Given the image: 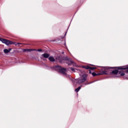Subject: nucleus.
Instances as JSON below:
<instances>
[{"label":"nucleus","instance_id":"nucleus-20","mask_svg":"<svg viewBox=\"0 0 128 128\" xmlns=\"http://www.w3.org/2000/svg\"><path fill=\"white\" fill-rule=\"evenodd\" d=\"M26 50H27V52H32V49H26Z\"/></svg>","mask_w":128,"mask_h":128},{"label":"nucleus","instance_id":"nucleus-23","mask_svg":"<svg viewBox=\"0 0 128 128\" xmlns=\"http://www.w3.org/2000/svg\"><path fill=\"white\" fill-rule=\"evenodd\" d=\"M18 44H20V43H18Z\"/></svg>","mask_w":128,"mask_h":128},{"label":"nucleus","instance_id":"nucleus-17","mask_svg":"<svg viewBox=\"0 0 128 128\" xmlns=\"http://www.w3.org/2000/svg\"><path fill=\"white\" fill-rule=\"evenodd\" d=\"M77 82H78V84H82V82H82V79H80L78 80Z\"/></svg>","mask_w":128,"mask_h":128},{"label":"nucleus","instance_id":"nucleus-2","mask_svg":"<svg viewBox=\"0 0 128 128\" xmlns=\"http://www.w3.org/2000/svg\"><path fill=\"white\" fill-rule=\"evenodd\" d=\"M0 42H2L3 44H5L6 46H10V44H16V42L2 38H0Z\"/></svg>","mask_w":128,"mask_h":128},{"label":"nucleus","instance_id":"nucleus-14","mask_svg":"<svg viewBox=\"0 0 128 128\" xmlns=\"http://www.w3.org/2000/svg\"><path fill=\"white\" fill-rule=\"evenodd\" d=\"M119 74H120L121 76H124L126 74H124V72H122L120 71L119 72Z\"/></svg>","mask_w":128,"mask_h":128},{"label":"nucleus","instance_id":"nucleus-6","mask_svg":"<svg viewBox=\"0 0 128 128\" xmlns=\"http://www.w3.org/2000/svg\"><path fill=\"white\" fill-rule=\"evenodd\" d=\"M66 57L62 56H58L56 58V60H58L60 64H62V62L64 60H66Z\"/></svg>","mask_w":128,"mask_h":128},{"label":"nucleus","instance_id":"nucleus-22","mask_svg":"<svg viewBox=\"0 0 128 128\" xmlns=\"http://www.w3.org/2000/svg\"><path fill=\"white\" fill-rule=\"evenodd\" d=\"M24 52H28V50H26V49H24Z\"/></svg>","mask_w":128,"mask_h":128},{"label":"nucleus","instance_id":"nucleus-10","mask_svg":"<svg viewBox=\"0 0 128 128\" xmlns=\"http://www.w3.org/2000/svg\"><path fill=\"white\" fill-rule=\"evenodd\" d=\"M10 50H12V48H10L8 50L4 49V54H8V52H10Z\"/></svg>","mask_w":128,"mask_h":128},{"label":"nucleus","instance_id":"nucleus-4","mask_svg":"<svg viewBox=\"0 0 128 128\" xmlns=\"http://www.w3.org/2000/svg\"><path fill=\"white\" fill-rule=\"evenodd\" d=\"M66 62L68 64V66H72L74 64V61L68 58V56H66Z\"/></svg>","mask_w":128,"mask_h":128},{"label":"nucleus","instance_id":"nucleus-24","mask_svg":"<svg viewBox=\"0 0 128 128\" xmlns=\"http://www.w3.org/2000/svg\"><path fill=\"white\" fill-rule=\"evenodd\" d=\"M91 66H94V65H91Z\"/></svg>","mask_w":128,"mask_h":128},{"label":"nucleus","instance_id":"nucleus-15","mask_svg":"<svg viewBox=\"0 0 128 128\" xmlns=\"http://www.w3.org/2000/svg\"><path fill=\"white\" fill-rule=\"evenodd\" d=\"M84 68H86V70H90V66H83Z\"/></svg>","mask_w":128,"mask_h":128},{"label":"nucleus","instance_id":"nucleus-7","mask_svg":"<svg viewBox=\"0 0 128 128\" xmlns=\"http://www.w3.org/2000/svg\"><path fill=\"white\" fill-rule=\"evenodd\" d=\"M50 58V54L48 53H44L42 54L40 58L41 60H46V59L44 58Z\"/></svg>","mask_w":128,"mask_h":128},{"label":"nucleus","instance_id":"nucleus-12","mask_svg":"<svg viewBox=\"0 0 128 128\" xmlns=\"http://www.w3.org/2000/svg\"><path fill=\"white\" fill-rule=\"evenodd\" d=\"M101 74H100V73H98V74H96V72H93L92 73V76H100Z\"/></svg>","mask_w":128,"mask_h":128},{"label":"nucleus","instance_id":"nucleus-13","mask_svg":"<svg viewBox=\"0 0 128 128\" xmlns=\"http://www.w3.org/2000/svg\"><path fill=\"white\" fill-rule=\"evenodd\" d=\"M80 88H82V87L78 86L77 88L75 89V92H80Z\"/></svg>","mask_w":128,"mask_h":128},{"label":"nucleus","instance_id":"nucleus-1","mask_svg":"<svg viewBox=\"0 0 128 128\" xmlns=\"http://www.w3.org/2000/svg\"><path fill=\"white\" fill-rule=\"evenodd\" d=\"M116 67H102L100 70V74H108V70H112V68H116Z\"/></svg>","mask_w":128,"mask_h":128},{"label":"nucleus","instance_id":"nucleus-21","mask_svg":"<svg viewBox=\"0 0 128 128\" xmlns=\"http://www.w3.org/2000/svg\"><path fill=\"white\" fill-rule=\"evenodd\" d=\"M89 74H92V71L90 70H89Z\"/></svg>","mask_w":128,"mask_h":128},{"label":"nucleus","instance_id":"nucleus-11","mask_svg":"<svg viewBox=\"0 0 128 128\" xmlns=\"http://www.w3.org/2000/svg\"><path fill=\"white\" fill-rule=\"evenodd\" d=\"M118 74V70H114L111 72V74Z\"/></svg>","mask_w":128,"mask_h":128},{"label":"nucleus","instance_id":"nucleus-3","mask_svg":"<svg viewBox=\"0 0 128 128\" xmlns=\"http://www.w3.org/2000/svg\"><path fill=\"white\" fill-rule=\"evenodd\" d=\"M56 68H58L59 72H60V74H64V76H66V68H62L60 66H56Z\"/></svg>","mask_w":128,"mask_h":128},{"label":"nucleus","instance_id":"nucleus-18","mask_svg":"<svg viewBox=\"0 0 128 128\" xmlns=\"http://www.w3.org/2000/svg\"><path fill=\"white\" fill-rule=\"evenodd\" d=\"M71 70L74 72H76V69L74 68H71Z\"/></svg>","mask_w":128,"mask_h":128},{"label":"nucleus","instance_id":"nucleus-9","mask_svg":"<svg viewBox=\"0 0 128 128\" xmlns=\"http://www.w3.org/2000/svg\"><path fill=\"white\" fill-rule=\"evenodd\" d=\"M48 60H49L50 62H56V59H54V58L52 56H49Z\"/></svg>","mask_w":128,"mask_h":128},{"label":"nucleus","instance_id":"nucleus-8","mask_svg":"<svg viewBox=\"0 0 128 128\" xmlns=\"http://www.w3.org/2000/svg\"><path fill=\"white\" fill-rule=\"evenodd\" d=\"M86 78H87L86 75L84 74L82 76V78H81L82 82H84L86 80Z\"/></svg>","mask_w":128,"mask_h":128},{"label":"nucleus","instance_id":"nucleus-5","mask_svg":"<svg viewBox=\"0 0 128 128\" xmlns=\"http://www.w3.org/2000/svg\"><path fill=\"white\" fill-rule=\"evenodd\" d=\"M116 70H127L125 71L126 74H128V65L126 66H118L116 68Z\"/></svg>","mask_w":128,"mask_h":128},{"label":"nucleus","instance_id":"nucleus-16","mask_svg":"<svg viewBox=\"0 0 128 128\" xmlns=\"http://www.w3.org/2000/svg\"><path fill=\"white\" fill-rule=\"evenodd\" d=\"M96 68L90 66V68H89V70H96Z\"/></svg>","mask_w":128,"mask_h":128},{"label":"nucleus","instance_id":"nucleus-19","mask_svg":"<svg viewBox=\"0 0 128 128\" xmlns=\"http://www.w3.org/2000/svg\"><path fill=\"white\" fill-rule=\"evenodd\" d=\"M36 52H42V49H38Z\"/></svg>","mask_w":128,"mask_h":128}]
</instances>
